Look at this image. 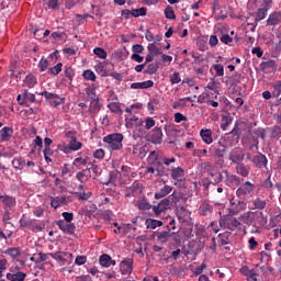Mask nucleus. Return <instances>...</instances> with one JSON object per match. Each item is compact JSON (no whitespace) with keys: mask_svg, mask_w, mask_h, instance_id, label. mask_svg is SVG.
Instances as JSON below:
<instances>
[{"mask_svg":"<svg viewBox=\"0 0 281 281\" xmlns=\"http://www.w3.org/2000/svg\"><path fill=\"white\" fill-rule=\"evenodd\" d=\"M261 71H267V69H276V60L270 59L268 61H262L260 64Z\"/></svg>","mask_w":281,"mask_h":281,"instance_id":"obj_33","label":"nucleus"},{"mask_svg":"<svg viewBox=\"0 0 281 281\" xmlns=\"http://www.w3.org/2000/svg\"><path fill=\"white\" fill-rule=\"evenodd\" d=\"M226 186H239L240 184V177L236 175H231L226 177L225 180Z\"/></svg>","mask_w":281,"mask_h":281,"instance_id":"obj_27","label":"nucleus"},{"mask_svg":"<svg viewBox=\"0 0 281 281\" xmlns=\"http://www.w3.org/2000/svg\"><path fill=\"white\" fill-rule=\"evenodd\" d=\"M48 66H49V63L45 58H42L38 63V67H40L41 71H47Z\"/></svg>","mask_w":281,"mask_h":281,"instance_id":"obj_59","label":"nucleus"},{"mask_svg":"<svg viewBox=\"0 0 281 281\" xmlns=\"http://www.w3.org/2000/svg\"><path fill=\"white\" fill-rule=\"evenodd\" d=\"M171 179H173L175 186L178 188H186L183 181H186V170L181 167H173L171 168Z\"/></svg>","mask_w":281,"mask_h":281,"instance_id":"obj_3","label":"nucleus"},{"mask_svg":"<svg viewBox=\"0 0 281 281\" xmlns=\"http://www.w3.org/2000/svg\"><path fill=\"white\" fill-rule=\"evenodd\" d=\"M34 221L32 220H20V227H31L34 228L33 226Z\"/></svg>","mask_w":281,"mask_h":281,"instance_id":"obj_58","label":"nucleus"},{"mask_svg":"<svg viewBox=\"0 0 281 281\" xmlns=\"http://www.w3.org/2000/svg\"><path fill=\"white\" fill-rule=\"evenodd\" d=\"M14 135V130L12 127L4 126L0 130V142H10V137Z\"/></svg>","mask_w":281,"mask_h":281,"instance_id":"obj_17","label":"nucleus"},{"mask_svg":"<svg viewBox=\"0 0 281 281\" xmlns=\"http://www.w3.org/2000/svg\"><path fill=\"white\" fill-rule=\"evenodd\" d=\"M147 12H148V9H146L145 7H142L139 9L132 10V16H135V18L146 16Z\"/></svg>","mask_w":281,"mask_h":281,"instance_id":"obj_41","label":"nucleus"},{"mask_svg":"<svg viewBox=\"0 0 281 281\" xmlns=\"http://www.w3.org/2000/svg\"><path fill=\"white\" fill-rule=\"evenodd\" d=\"M12 166L15 170H23L25 168V159L19 157L12 160Z\"/></svg>","mask_w":281,"mask_h":281,"instance_id":"obj_30","label":"nucleus"},{"mask_svg":"<svg viewBox=\"0 0 281 281\" xmlns=\"http://www.w3.org/2000/svg\"><path fill=\"white\" fill-rule=\"evenodd\" d=\"M63 71V63H58L55 67L49 68V72L53 74V76H58Z\"/></svg>","mask_w":281,"mask_h":281,"instance_id":"obj_54","label":"nucleus"},{"mask_svg":"<svg viewBox=\"0 0 281 281\" xmlns=\"http://www.w3.org/2000/svg\"><path fill=\"white\" fill-rule=\"evenodd\" d=\"M172 192L171 186H165L159 191L155 193V199H164V196H168Z\"/></svg>","mask_w":281,"mask_h":281,"instance_id":"obj_24","label":"nucleus"},{"mask_svg":"<svg viewBox=\"0 0 281 281\" xmlns=\"http://www.w3.org/2000/svg\"><path fill=\"white\" fill-rule=\"evenodd\" d=\"M229 160L233 164H236L238 166V164H243L241 161L245 160V154H243L241 151H234L233 154L229 155Z\"/></svg>","mask_w":281,"mask_h":281,"instance_id":"obj_21","label":"nucleus"},{"mask_svg":"<svg viewBox=\"0 0 281 281\" xmlns=\"http://www.w3.org/2000/svg\"><path fill=\"white\" fill-rule=\"evenodd\" d=\"M76 196L78 201H89L91 199V192H77Z\"/></svg>","mask_w":281,"mask_h":281,"instance_id":"obj_48","label":"nucleus"},{"mask_svg":"<svg viewBox=\"0 0 281 281\" xmlns=\"http://www.w3.org/2000/svg\"><path fill=\"white\" fill-rule=\"evenodd\" d=\"M56 225L61 232H64V234H68V236H74L76 234V224L71 222H65V220H59L56 222Z\"/></svg>","mask_w":281,"mask_h":281,"instance_id":"obj_5","label":"nucleus"},{"mask_svg":"<svg viewBox=\"0 0 281 281\" xmlns=\"http://www.w3.org/2000/svg\"><path fill=\"white\" fill-rule=\"evenodd\" d=\"M87 262V256H77L75 259V265H78V267L85 265Z\"/></svg>","mask_w":281,"mask_h":281,"instance_id":"obj_63","label":"nucleus"},{"mask_svg":"<svg viewBox=\"0 0 281 281\" xmlns=\"http://www.w3.org/2000/svg\"><path fill=\"white\" fill-rule=\"evenodd\" d=\"M170 82L171 85H179V82H181V75L179 72H173L170 76Z\"/></svg>","mask_w":281,"mask_h":281,"instance_id":"obj_55","label":"nucleus"},{"mask_svg":"<svg viewBox=\"0 0 281 281\" xmlns=\"http://www.w3.org/2000/svg\"><path fill=\"white\" fill-rule=\"evenodd\" d=\"M173 234L175 233H172L171 229H170V225H168L166 227V231H162V232H159V233L156 234L157 240H158V243H161V245H166V241L169 238H172Z\"/></svg>","mask_w":281,"mask_h":281,"instance_id":"obj_12","label":"nucleus"},{"mask_svg":"<svg viewBox=\"0 0 281 281\" xmlns=\"http://www.w3.org/2000/svg\"><path fill=\"white\" fill-rule=\"evenodd\" d=\"M200 135L204 144H212V142H214V138H212V130H201Z\"/></svg>","mask_w":281,"mask_h":281,"instance_id":"obj_22","label":"nucleus"},{"mask_svg":"<svg viewBox=\"0 0 281 281\" xmlns=\"http://www.w3.org/2000/svg\"><path fill=\"white\" fill-rule=\"evenodd\" d=\"M24 85H26L29 89L34 88L36 85V77H34L33 75H27L26 78L24 79Z\"/></svg>","mask_w":281,"mask_h":281,"instance_id":"obj_39","label":"nucleus"},{"mask_svg":"<svg viewBox=\"0 0 281 281\" xmlns=\"http://www.w3.org/2000/svg\"><path fill=\"white\" fill-rule=\"evenodd\" d=\"M251 162L256 168H267V164H269V160L267 159V156H265V154L258 153L252 157Z\"/></svg>","mask_w":281,"mask_h":281,"instance_id":"obj_10","label":"nucleus"},{"mask_svg":"<svg viewBox=\"0 0 281 281\" xmlns=\"http://www.w3.org/2000/svg\"><path fill=\"white\" fill-rule=\"evenodd\" d=\"M61 216L64 217L65 223H71V221H74V213L64 212L61 213Z\"/></svg>","mask_w":281,"mask_h":281,"instance_id":"obj_62","label":"nucleus"},{"mask_svg":"<svg viewBox=\"0 0 281 281\" xmlns=\"http://www.w3.org/2000/svg\"><path fill=\"white\" fill-rule=\"evenodd\" d=\"M68 145L70 146V150L72 151L80 150V148H82V143H80L78 138H72L71 140H69Z\"/></svg>","mask_w":281,"mask_h":281,"instance_id":"obj_38","label":"nucleus"},{"mask_svg":"<svg viewBox=\"0 0 281 281\" xmlns=\"http://www.w3.org/2000/svg\"><path fill=\"white\" fill-rule=\"evenodd\" d=\"M280 95H281V81H277L273 85L272 97L273 98H280Z\"/></svg>","mask_w":281,"mask_h":281,"instance_id":"obj_46","label":"nucleus"},{"mask_svg":"<svg viewBox=\"0 0 281 281\" xmlns=\"http://www.w3.org/2000/svg\"><path fill=\"white\" fill-rule=\"evenodd\" d=\"M238 227H240V222L236 220V217H233L227 221V229H229L231 232L238 229Z\"/></svg>","mask_w":281,"mask_h":281,"instance_id":"obj_32","label":"nucleus"},{"mask_svg":"<svg viewBox=\"0 0 281 281\" xmlns=\"http://www.w3.org/2000/svg\"><path fill=\"white\" fill-rule=\"evenodd\" d=\"M40 95H44V98L46 100H52L54 102L55 106H58V104H63V102H65V99L60 98L56 93H52L48 91L41 92Z\"/></svg>","mask_w":281,"mask_h":281,"instance_id":"obj_13","label":"nucleus"},{"mask_svg":"<svg viewBox=\"0 0 281 281\" xmlns=\"http://www.w3.org/2000/svg\"><path fill=\"white\" fill-rule=\"evenodd\" d=\"M155 87L154 80H147L143 82H134L131 85V89H150Z\"/></svg>","mask_w":281,"mask_h":281,"instance_id":"obj_20","label":"nucleus"},{"mask_svg":"<svg viewBox=\"0 0 281 281\" xmlns=\"http://www.w3.org/2000/svg\"><path fill=\"white\" fill-rule=\"evenodd\" d=\"M64 74L66 76V78H68V80H74V76H75V72H74V68L72 67H66L65 70H64Z\"/></svg>","mask_w":281,"mask_h":281,"instance_id":"obj_57","label":"nucleus"},{"mask_svg":"<svg viewBox=\"0 0 281 281\" xmlns=\"http://www.w3.org/2000/svg\"><path fill=\"white\" fill-rule=\"evenodd\" d=\"M147 49H148L149 54H154V56L161 55V49L159 47H157V45L155 43L148 44Z\"/></svg>","mask_w":281,"mask_h":281,"instance_id":"obj_40","label":"nucleus"},{"mask_svg":"<svg viewBox=\"0 0 281 281\" xmlns=\"http://www.w3.org/2000/svg\"><path fill=\"white\" fill-rule=\"evenodd\" d=\"M162 139H164V132H161V127H155L151 134V143L161 144Z\"/></svg>","mask_w":281,"mask_h":281,"instance_id":"obj_19","label":"nucleus"},{"mask_svg":"<svg viewBox=\"0 0 281 281\" xmlns=\"http://www.w3.org/2000/svg\"><path fill=\"white\" fill-rule=\"evenodd\" d=\"M158 70H159V65L158 64H149L147 66V69L145 70V74H148L149 76H153V75L157 74Z\"/></svg>","mask_w":281,"mask_h":281,"instance_id":"obj_43","label":"nucleus"},{"mask_svg":"<svg viewBox=\"0 0 281 281\" xmlns=\"http://www.w3.org/2000/svg\"><path fill=\"white\" fill-rule=\"evenodd\" d=\"M252 205H254V210H265L267 207V201L260 199V198H257L254 202H252Z\"/></svg>","mask_w":281,"mask_h":281,"instance_id":"obj_35","label":"nucleus"},{"mask_svg":"<svg viewBox=\"0 0 281 281\" xmlns=\"http://www.w3.org/2000/svg\"><path fill=\"white\" fill-rule=\"evenodd\" d=\"M254 188H256L254 183L246 181L236 190L235 196H237V199H241L243 201H247V196L254 192Z\"/></svg>","mask_w":281,"mask_h":281,"instance_id":"obj_4","label":"nucleus"},{"mask_svg":"<svg viewBox=\"0 0 281 281\" xmlns=\"http://www.w3.org/2000/svg\"><path fill=\"white\" fill-rule=\"evenodd\" d=\"M246 209H247V202L245 200H241L236 195L233 196V199L231 200V207H229L231 216H236V214H240V212H245Z\"/></svg>","mask_w":281,"mask_h":281,"instance_id":"obj_2","label":"nucleus"},{"mask_svg":"<svg viewBox=\"0 0 281 281\" xmlns=\"http://www.w3.org/2000/svg\"><path fill=\"white\" fill-rule=\"evenodd\" d=\"M153 126H155V119H153V117H147V119L145 120V128H146L147 131H150V128H153Z\"/></svg>","mask_w":281,"mask_h":281,"instance_id":"obj_61","label":"nucleus"},{"mask_svg":"<svg viewBox=\"0 0 281 281\" xmlns=\"http://www.w3.org/2000/svg\"><path fill=\"white\" fill-rule=\"evenodd\" d=\"M83 78L85 80H91V82H95V72L92 70H85Z\"/></svg>","mask_w":281,"mask_h":281,"instance_id":"obj_49","label":"nucleus"},{"mask_svg":"<svg viewBox=\"0 0 281 281\" xmlns=\"http://www.w3.org/2000/svg\"><path fill=\"white\" fill-rule=\"evenodd\" d=\"M93 54L94 56H98V58H102L103 60L106 59L108 56L106 50H104V48L102 47H95L93 49Z\"/></svg>","mask_w":281,"mask_h":281,"instance_id":"obj_42","label":"nucleus"},{"mask_svg":"<svg viewBox=\"0 0 281 281\" xmlns=\"http://www.w3.org/2000/svg\"><path fill=\"white\" fill-rule=\"evenodd\" d=\"M120 177V172L117 170L110 171L109 173V181L105 182V186H109L110 183H115V180Z\"/></svg>","mask_w":281,"mask_h":281,"instance_id":"obj_47","label":"nucleus"},{"mask_svg":"<svg viewBox=\"0 0 281 281\" xmlns=\"http://www.w3.org/2000/svg\"><path fill=\"white\" fill-rule=\"evenodd\" d=\"M5 254L11 258H19L21 256V248H9Z\"/></svg>","mask_w":281,"mask_h":281,"instance_id":"obj_45","label":"nucleus"},{"mask_svg":"<svg viewBox=\"0 0 281 281\" xmlns=\"http://www.w3.org/2000/svg\"><path fill=\"white\" fill-rule=\"evenodd\" d=\"M122 276H128V273H133V259L126 258L120 265Z\"/></svg>","mask_w":281,"mask_h":281,"instance_id":"obj_11","label":"nucleus"},{"mask_svg":"<svg viewBox=\"0 0 281 281\" xmlns=\"http://www.w3.org/2000/svg\"><path fill=\"white\" fill-rule=\"evenodd\" d=\"M214 150V157L218 159V161L223 162V159H225V153H227V145L218 142L217 145L212 146Z\"/></svg>","mask_w":281,"mask_h":281,"instance_id":"obj_9","label":"nucleus"},{"mask_svg":"<svg viewBox=\"0 0 281 281\" xmlns=\"http://www.w3.org/2000/svg\"><path fill=\"white\" fill-rule=\"evenodd\" d=\"M99 263L101 265V267H115V260H113L111 258V256L104 254L99 258Z\"/></svg>","mask_w":281,"mask_h":281,"instance_id":"obj_18","label":"nucleus"},{"mask_svg":"<svg viewBox=\"0 0 281 281\" xmlns=\"http://www.w3.org/2000/svg\"><path fill=\"white\" fill-rule=\"evenodd\" d=\"M132 52L134 54H143L144 53V46L142 44H135L132 46Z\"/></svg>","mask_w":281,"mask_h":281,"instance_id":"obj_60","label":"nucleus"},{"mask_svg":"<svg viewBox=\"0 0 281 281\" xmlns=\"http://www.w3.org/2000/svg\"><path fill=\"white\" fill-rule=\"evenodd\" d=\"M270 137H272V139H280L281 138V127L276 125L271 130Z\"/></svg>","mask_w":281,"mask_h":281,"instance_id":"obj_44","label":"nucleus"},{"mask_svg":"<svg viewBox=\"0 0 281 281\" xmlns=\"http://www.w3.org/2000/svg\"><path fill=\"white\" fill-rule=\"evenodd\" d=\"M48 256H50V258H53L54 260H59V262H63V265H65V262H67V259L65 258H71L74 255L65 251H57L50 252Z\"/></svg>","mask_w":281,"mask_h":281,"instance_id":"obj_16","label":"nucleus"},{"mask_svg":"<svg viewBox=\"0 0 281 281\" xmlns=\"http://www.w3.org/2000/svg\"><path fill=\"white\" fill-rule=\"evenodd\" d=\"M229 124H232V117L223 116L221 123L222 131H227V126H229Z\"/></svg>","mask_w":281,"mask_h":281,"instance_id":"obj_52","label":"nucleus"},{"mask_svg":"<svg viewBox=\"0 0 281 281\" xmlns=\"http://www.w3.org/2000/svg\"><path fill=\"white\" fill-rule=\"evenodd\" d=\"M94 69L97 74H100L101 76H106V70H104V64L102 61H98L94 66Z\"/></svg>","mask_w":281,"mask_h":281,"instance_id":"obj_51","label":"nucleus"},{"mask_svg":"<svg viewBox=\"0 0 281 281\" xmlns=\"http://www.w3.org/2000/svg\"><path fill=\"white\" fill-rule=\"evenodd\" d=\"M11 272L7 273V280L10 281H25V278H27V274L22 272V271H18L14 273V270H12V268L10 269Z\"/></svg>","mask_w":281,"mask_h":281,"instance_id":"obj_15","label":"nucleus"},{"mask_svg":"<svg viewBox=\"0 0 281 281\" xmlns=\"http://www.w3.org/2000/svg\"><path fill=\"white\" fill-rule=\"evenodd\" d=\"M232 236V232H225L221 233L218 235L220 243L222 247H225V245H229V237Z\"/></svg>","mask_w":281,"mask_h":281,"instance_id":"obj_28","label":"nucleus"},{"mask_svg":"<svg viewBox=\"0 0 281 281\" xmlns=\"http://www.w3.org/2000/svg\"><path fill=\"white\" fill-rule=\"evenodd\" d=\"M137 207L138 210H143V211L153 210V205L148 203V200H146V198H143L137 202Z\"/></svg>","mask_w":281,"mask_h":281,"instance_id":"obj_31","label":"nucleus"},{"mask_svg":"<svg viewBox=\"0 0 281 281\" xmlns=\"http://www.w3.org/2000/svg\"><path fill=\"white\" fill-rule=\"evenodd\" d=\"M103 142L109 144L111 150H121L124 135L122 133H113L103 137Z\"/></svg>","mask_w":281,"mask_h":281,"instance_id":"obj_1","label":"nucleus"},{"mask_svg":"<svg viewBox=\"0 0 281 281\" xmlns=\"http://www.w3.org/2000/svg\"><path fill=\"white\" fill-rule=\"evenodd\" d=\"M223 181V173L216 171L211 172L210 177L207 178V182L203 183L204 190H210V186H216Z\"/></svg>","mask_w":281,"mask_h":281,"instance_id":"obj_6","label":"nucleus"},{"mask_svg":"<svg viewBox=\"0 0 281 281\" xmlns=\"http://www.w3.org/2000/svg\"><path fill=\"white\" fill-rule=\"evenodd\" d=\"M267 8L258 9L256 16H255V23H258L259 21H262L267 16Z\"/></svg>","mask_w":281,"mask_h":281,"instance_id":"obj_36","label":"nucleus"},{"mask_svg":"<svg viewBox=\"0 0 281 281\" xmlns=\"http://www.w3.org/2000/svg\"><path fill=\"white\" fill-rule=\"evenodd\" d=\"M91 168H93V164L89 162L88 168L77 172L76 179L80 181V183H85L87 181L88 177L91 175Z\"/></svg>","mask_w":281,"mask_h":281,"instance_id":"obj_14","label":"nucleus"},{"mask_svg":"<svg viewBox=\"0 0 281 281\" xmlns=\"http://www.w3.org/2000/svg\"><path fill=\"white\" fill-rule=\"evenodd\" d=\"M1 203L5 205V207H14L16 205V198L10 195H2Z\"/></svg>","mask_w":281,"mask_h":281,"instance_id":"obj_25","label":"nucleus"},{"mask_svg":"<svg viewBox=\"0 0 281 281\" xmlns=\"http://www.w3.org/2000/svg\"><path fill=\"white\" fill-rule=\"evenodd\" d=\"M267 23L269 25H279L281 23V12H273L269 15Z\"/></svg>","mask_w":281,"mask_h":281,"instance_id":"obj_23","label":"nucleus"},{"mask_svg":"<svg viewBox=\"0 0 281 281\" xmlns=\"http://www.w3.org/2000/svg\"><path fill=\"white\" fill-rule=\"evenodd\" d=\"M147 229H157V227L164 226V222L153 218H147L145 222Z\"/></svg>","mask_w":281,"mask_h":281,"instance_id":"obj_26","label":"nucleus"},{"mask_svg":"<svg viewBox=\"0 0 281 281\" xmlns=\"http://www.w3.org/2000/svg\"><path fill=\"white\" fill-rule=\"evenodd\" d=\"M213 69L215 70L216 76H225V68L221 64L213 65Z\"/></svg>","mask_w":281,"mask_h":281,"instance_id":"obj_53","label":"nucleus"},{"mask_svg":"<svg viewBox=\"0 0 281 281\" xmlns=\"http://www.w3.org/2000/svg\"><path fill=\"white\" fill-rule=\"evenodd\" d=\"M89 164V158H82V157H77L72 161V166L76 168H80L81 166H87Z\"/></svg>","mask_w":281,"mask_h":281,"instance_id":"obj_37","label":"nucleus"},{"mask_svg":"<svg viewBox=\"0 0 281 281\" xmlns=\"http://www.w3.org/2000/svg\"><path fill=\"white\" fill-rule=\"evenodd\" d=\"M105 153H104V149L100 148V149H97L94 153H93V157L94 159H102L104 157Z\"/></svg>","mask_w":281,"mask_h":281,"instance_id":"obj_64","label":"nucleus"},{"mask_svg":"<svg viewBox=\"0 0 281 281\" xmlns=\"http://www.w3.org/2000/svg\"><path fill=\"white\" fill-rule=\"evenodd\" d=\"M212 212H214V205L210 203V200H203L199 206L200 216H212Z\"/></svg>","mask_w":281,"mask_h":281,"instance_id":"obj_8","label":"nucleus"},{"mask_svg":"<svg viewBox=\"0 0 281 281\" xmlns=\"http://www.w3.org/2000/svg\"><path fill=\"white\" fill-rule=\"evenodd\" d=\"M108 109H110L112 113H122V108L117 103H110Z\"/></svg>","mask_w":281,"mask_h":281,"instance_id":"obj_56","label":"nucleus"},{"mask_svg":"<svg viewBox=\"0 0 281 281\" xmlns=\"http://www.w3.org/2000/svg\"><path fill=\"white\" fill-rule=\"evenodd\" d=\"M167 210H170V199L168 198L161 200L157 205H153L155 216H161Z\"/></svg>","mask_w":281,"mask_h":281,"instance_id":"obj_7","label":"nucleus"},{"mask_svg":"<svg viewBox=\"0 0 281 281\" xmlns=\"http://www.w3.org/2000/svg\"><path fill=\"white\" fill-rule=\"evenodd\" d=\"M165 16L166 19H170V20L177 19V15L175 14V10L172 9V7H167L165 9Z\"/></svg>","mask_w":281,"mask_h":281,"instance_id":"obj_50","label":"nucleus"},{"mask_svg":"<svg viewBox=\"0 0 281 281\" xmlns=\"http://www.w3.org/2000/svg\"><path fill=\"white\" fill-rule=\"evenodd\" d=\"M236 172L240 175V177H249V168H247L245 164H238V166H236Z\"/></svg>","mask_w":281,"mask_h":281,"instance_id":"obj_29","label":"nucleus"},{"mask_svg":"<svg viewBox=\"0 0 281 281\" xmlns=\"http://www.w3.org/2000/svg\"><path fill=\"white\" fill-rule=\"evenodd\" d=\"M100 109H102V105H100V100L98 99L92 100L90 103L89 111L95 114V113H99Z\"/></svg>","mask_w":281,"mask_h":281,"instance_id":"obj_34","label":"nucleus"}]
</instances>
